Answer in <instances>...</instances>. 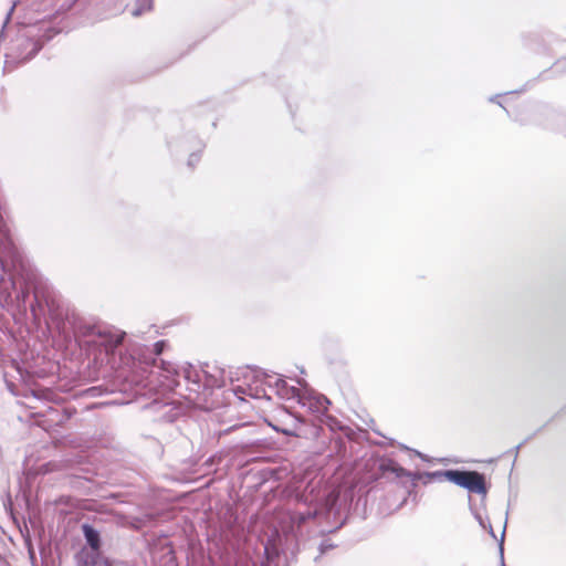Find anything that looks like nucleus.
I'll use <instances>...</instances> for the list:
<instances>
[{
	"label": "nucleus",
	"instance_id": "4",
	"mask_svg": "<svg viewBox=\"0 0 566 566\" xmlns=\"http://www.w3.org/2000/svg\"><path fill=\"white\" fill-rule=\"evenodd\" d=\"M270 426L275 431L281 432V433L285 434V436H291V437H295L296 436V433L293 430L289 429V428L280 427V426H274V424H271V423H270Z\"/></svg>",
	"mask_w": 566,
	"mask_h": 566
},
{
	"label": "nucleus",
	"instance_id": "3",
	"mask_svg": "<svg viewBox=\"0 0 566 566\" xmlns=\"http://www.w3.org/2000/svg\"><path fill=\"white\" fill-rule=\"evenodd\" d=\"M82 530L91 548L94 551L99 549L101 541L98 532L88 524H84Z\"/></svg>",
	"mask_w": 566,
	"mask_h": 566
},
{
	"label": "nucleus",
	"instance_id": "2",
	"mask_svg": "<svg viewBox=\"0 0 566 566\" xmlns=\"http://www.w3.org/2000/svg\"><path fill=\"white\" fill-rule=\"evenodd\" d=\"M298 401L303 407L315 413H325L331 405L325 396L314 391L304 392L298 397Z\"/></svg>",
	"mask_w": 566,
	"mask_h": 566
},
{
	"label": "nucleus",
	"instance_id": "1",
	"mask_svg": "<svg viewBox=\"0 0 566 566\" xmlns=\"http://www.w3.org/2000/svg\"><path fill=\"white\" fill-rule=\"evenodd\" d=\"M434 475L443 478L471 493L480 495L488 493L485 478L476 471L444 470L436 472Z\"/></svg>",
	"mask_w": 566,
	"mask_h": 566
},
{
	"label": "nucleus",
	"instance_id": "5",
	"mask_svg": "<svg viewBox=\"0 0 566 566\" xmlns=\"http://www.w3.org/2000/svg\"><path fill=\"white\" fill-rule=\"evenodd\" d=\"M166 343L165 340H159L155 344V350H156V354L160 355L164 350V347H165Z\"/></svg>",
	"mask_w": 566,
	"mask_h": 566
},
{
	"label": "nucleus",
	"instance_id": "6",
	"mask_svg": "<svg viewBox=\"0 0 566 566\" xmlns=\"http://www.w3.org/2000/svg\"><path fill=\"white\" fill-rule=\"evenodd\" d=\"M198 160H199V157L196 155H192L189 159V165L192 166L195 164V161H198Z\"/></svg>",
	"mask_w": 566,
	"mask_h": 566
},
{
	"label": "nucleus",
	"instance_id": "7",
	"mask_svg": "<svg viewBox=\"0 0 566 566\" xmlns=\"http://www.w3.org/2000/svg\"><path fill=\"white\" fill-rule=\"evenodd\" d=\"M123 337H118L117 340H116V344H119L122 342Z\"/></svg>",
	"mask_w": 566,
	"mask_h": 566
}]
</instances>
